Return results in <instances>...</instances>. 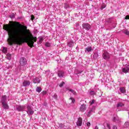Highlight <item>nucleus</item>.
<instances>
[{
	"label": "nucleus",
	"mask_w": 129,
	"mask_h": 129,
	"mask_svg": "<svg viewBox=\"0 0 129 129\" xmlns=\"http://www.w3.org/2000/svg\"><path fill=\"white\" fill-rule=\"evenodd\" d=\"M21 26L22 25L17 21H10L9 24L3 25V30L7 31L9 37L7 40L9 45H22L25 42L32 48L34 42H37V37L33 36L30 30H27V27L24 26V29L18 27Z\"/></svg>",
	"instance_id": "obj_1"
},
{
	"label": "nucleus",
	"mask_w": 129,
	"mask_h": 129,
	"mask_svg": "<svg viewBox=\"0 0 129 129\" xmlns=\"http://www.w3.org/2000/svg\"><path fill=\"white\" fill-rule=\"evenodd\" d=\"M1 102L2 107L4 108V109H9V108H10L9 104H8V102H7V96L3 95L2 96Z\"/></svg>",
	"instance_id": "obj_2"
},
{
	"label": "nucleus",
	"mask_w": 129,
	"mask_h": 129,
	"mask_svg": "<svg viewBox=\"0 0 129 129\" xmlns=\"http://www.w3.org/2000/svg\"><path fill=\"white\" fill-rule=\"evenodd\" d=\"M27 113L28 115H33L34 114V110L32 108V106L28 105L27 106Z\"/></svg>",
	"instance_id": "obj_3"
},
{
	"label": "nucleus",
	"mask_w": 129,
	"mask_h": 129,
	"mask_svg": "<svg viewBox=\"0 0 129 129\" xmlns=\"http://www.w3.org/2000/svg\"><path fill=\"white\" fill-rule=\"evenodd\" d=\"M103 58L105 60H108L110 58V55H109V53L107 52L106 50H104V53H103Z\"/></svg>",
	"instance_id": "obj_4"
},
{
	"label": "nucleus",
	"mask_w": 129,
	"mask_h": 129,
	"mask_svg": "<svg viewBox=\"0 0 129 129\" xmlns=\"http://www.w3.org/2000/svg\"><path fill=\"white\" fill-rule=\"evenodd\" d=\"M82 27L87 31H89L91 29V25L88 23H83L82 24Z\"/></svg>",
	"instance_id": "obj_5"
},
{
	"label": "nucleus",
	"mask_w": 129,
	"mask_h": 129,
	"mask_svg": "<svg viewBox=\"0 0 129 129\" xmlns=\"http://www.w3.org/2000/svg\"><path fill=\"white\" fill-rule=\"evenodd\" d=\"M26 108V106L25 105H17L16 109L18 111H23Z\"/></svg>",
	"instance_id": "obj_6"
},
{
	"label": "nucleus",
	"mask_w": 129,
	"mask_h": 129,
	"mask_svg": "<svg viewBox=\"0 0 129 129\" xmlns=\"http://www.w3.org/2000/svg\"><path fill=\"white\" fill-rule=\"evenodd\" d=\"M21 66H25L27 64V59L24 57H22L20 60Z\"/></svg>",
	"instance_id": "obj_7"
},
{
	"label": "nucleus",
	"mask_w": 129,
	"mask_h": 129,
	"mask_svg": "<svg viewBox=\"0 0 129 129\" xmlns=\"http://www.w3.org/2000/svg\"><path fill=\"white\" fill-rule=\"evenodd\" d=\"M80 110L81 111V112H84V111H85V110H86V105L84 104H82L80 106Z\"/></svg>",
	"instance_id": "obj_8"
},
{
	"label": "nucleus",
	"mask_w": 129,
	"mask_h": 129,
	"mask_svg": "<svg viewBox=\"0 0 129 129\" xmlns=\"http://www.w3.org/2000/svg\"><path fill=\"white\" fill-rule=\"evenodd\" d=\"M77 125L78 126H81L82 125V118L79 117L77 122Z\"/></svg>",
	"instance_id": "obj_9"
},
{
	"label": "nucleus",
	"mask_w": 129,
	"mask_h": 129,
	"mask_svg": "<svg viewBox=\"0 0 129 129\" xmlns=\"http://www.w3.org/2000/svg\"><path fill=\"white\" fill-rule=\"evenodd\" d=\"M64 73L63 71H58L57 75L58 77H64Z\"/></svg>",
	"instance_id": "obj_10"
},
{
	"label": "nucleus",
	"mask_w": 129,
	"mask_h": 129,
	"mask_svg": "<svg viewBox=\"0 0 129 129\" xmlns=\"http://www.w3.org/2000/svg\"><path fill=\"white\" fill-rule=\"evenodd\" d=\"M31 84V82L29 81L24 80L23 83V86H29Z\"/></svg>",
	"instance_id": "obj_11"
},
{
	"label": "nucleus",
	"mask_w": 129,
	"mask_h": 129,
	"mask_svg": "<svg viewBox=\"0 0 129 129\" xmlns=\"http://www.w3.org/2000/svg\"><path fill=\"white\" fill-rule=\"evenodd\" d=\"M33 83L36 84V83H40L41 80L38 78H36L33 79L32 80Z\"/></svg>",
	"instance_id": "obj_12"
},
{
	"label": "nucleus",
	"mask_w": 129,
	"mask_h": 129,
	"mask_svg": "<svg viewBox=\"0 0 129 129\" xmlns=\"http://www.w3.org/2000/svg\"><path fill=\"white\" fill-rule=\"evenodd\" d=\"M122 71V72H123V73H127L128 72H129V66L123 68Z\"/></svg>",
	"instance_id": "obj_13"
},
{
	"label": "nucleus",
	"mask_w": 129,
	"mask_h": 129,
	"mask_svg": "<svg viewBox=\"0 0 129 129\" xmlns=\"http://www.w3.org/2000/svg\"><path fill=\"white\" fill-rule=\"evenodd\" d=\"M92 50H93L92 49V47L91 46H89L86 48L85 52H91V51H92Z\"/></svg>",
	"instance_id": "obj_14"
},
{
	"label": "nucleus",
	"mask_w": 129,
	"mask_h": 129,
	"mask_svg": "<svg viewBox=\"0 0 129 129\" xmlns=\"http://www.w3.org/2000/svg\"><path fill=\"white\" fill-rule=\"evenodd\" d=\"M124 104L122 102H119L117 105V107L118 108V107H122V106H124Z\"/></svg>",
	"instance_id": "obj_15"
},
{
	"label": "nucleus",
	"mask_w": 129,
	"mask_h": 129,
	"mask_svg": "<svg viewBox=\"0 0 129 129\" xmlns=\"http://www.w3.org/2000/svg\"><path fill=\"white\" fill-rule=\"evenodd\" d=\"M74 45V42H73V41H70L69 42H68V46H69V47H73V46Z\"/></svg>",
	"instance_id": "obj_16"
},
{
	"label": "nucleus",
	"mask_w": 129,
	"mask_h": 129,
	"mask_svg": "<svg viewBox=\"0 0 129 129\" xmlns=\"http://www.w3.org/2000/svg\"><path fill=\"white\" fill-rule=\"evenodd\" d=\"M120 91L121 93H124V92H125V88L124 87L120 88Z\"/></svg>",
	"instance_id": "obj_17"
},
{
	"label": "nucleus",
	"mask_w": 129,
	"mask_h": 129,
	"mask_svg": "<svg viewBox=\"0 0 129 129\" xmlns=\"http://www.w3.org/2000/svg\"><path fill=\"white\" fill-rule=\"evenodd\" d=\"M36 91L37 92H41V91H42V88H41V87H37L36 88Z\"/></svg>",
	"instance_id": "obj_18"
},
{
	"label": "nucleus",
	"mask_w": 129,
	"mask_h": 129,
	"mask_svg": "<svg viewBox=\"0 0 129 129\" xmlns=\"http://www.w3.org/2000/svg\"><path fill=\"white\" fill-rule=\"evenodd\" d=\"M2 52L3 53H5V54H6V53H7V52H8V48H7V47H4L2 50Z\"/></svg>",
	"instance_id": "obj_19"
},
{
	"label": "nucleus",
	"mask_w": 129,
	"mask_h": 129,
	"mask_svg": "<svg viewBox=\"0 0 129 129\" xmlns=\"http://www.w3.org/2000/svg\"><path fill=\"white\" fill-rule=\"evenodd\" d=\"M7 58L8 59V60H11V59H12V55L10 53H8L7 55Z\"/></svg>",
	"instance_id": "obj_20"
},
{
	"label": "nucleus",
	"mask_w": 129,
	"mask_h": 129,
	"mask_svg": "<svg viewBox=\"0 0 129 129\" xmlns=\"http://www.w3.org/2000/svg\"><path fill=\"white\" fill-rule=\"evenodd\" d=\"M69 91H71V92L73 93L74 95H76V92H75V91L71 89L69 90Z\"/></svg>",
	"instance_id": "obj_21"
},
{
	"label": "nucleus",
	"mask_w": 129,
	"mask_h": 129,
	"mask_svg": "<svg viewBox=\"0 0 129 129\" xmlns=\"http://www.w3.org/2000/svg\"><path fill=\"white\" fill-rule=\"evenodd\" d=\"M69 7H70L69 5L67 4H64V9H69Z\"/></svg>",
	"instance_id": "obj_22"
},
{
	"label": "nucleus",
	"mask_w": 129,
	"mask_h": 129,
	"mask_svg": "<svg viewBox=\"0 0 129 129\" xmlns=\"http://www.w3.org/2000/svg\"><path fill=\"white\" fill-rule=\"evenodd\" d=\"M123 33L125 34V35H129V31L126 30H124Z\"/></svg>",
	"instance_id": "obj_23"
},
{
	"label": "nucleus",
	"mask_w": 129,
	"mask_h": 129,
	"mask_svg": "<svg viewBox=\"0 0 129 129\" xmlns=\"http://www.w3.org/2000/svg\"><path fill=\"white\" fill-rule=\"evenodd\" d=\"M106 7V5H105V4H103L101 7L100 9L101 10H103V9H104Z\"/></svg>",
	"instance_id": "obj_24"
},
{
	"label": "nucleus",
	"mask_w": 129,
	"mask_h": 129,
	"mask_svg": "<svg viewBox=\"0 0 129 129\" xmlns=\"http://www.w3.org/2000/svg\"><path fill=\"white\" fill-rule=\"evenodd\" d=\"M45 46L46 47H50L51 46V44H50L49 42H46L45 43Z\"/></svg>",
	"instance_id": "obj_25"
},
{
	"label": "nucleus",
	"mask_w": 129,
	"mask_h": 129,
	"mask_svg": "<svg viewBox=\"0 0 129 129\" xmlns=\"http://www.w3.org/2000/svg\"><path fill=\"white\" fill-rule=\"evenodd\" d=\"M113 120L114 121H117L118 120V117H114Z\"/></svg>",
	"instance_id": "obj_26"
},
{
	"label": "nucleus",
	"mask_w": 129,
	"mask_h": 129,
	"mask_svg": "<svg viewBox=\"0 0 129 129\" xmlns=\"http://www.w3.org/2000/svg\"><path fill=\"white\" fill-rule=\"evenodd\" d=\"M70 99H71V100H72V103H74V102H75V99L74 98L71 97L70 98Z\"/></svg>",
	"instance_id": "obj_27"
},
{
	"label": "nucleus",
	"mask_w": 129,
	"mask_h": 129,
	"mask_svg": "<svg viewBox=\"0 0 129 129\" xmlns=\"http://www.w3.org/2000/svg\"><path fill=\"white\" fill-rule=\"evenodd\" d=\"M64 84H65V83L64 82H62L59 84V87H62Z\"/></svg>",
	"instance_id": "obj_28"
},
{
	"label": "nucleus",
	"mask_w": 129,
	"mask_h": 129,
	"mask_svg": "<svg viewBox=\"0 0 129 129\" xmlns=\"http://www.w3.org/2000/svg\"><path fill=\"white\" fill-rule=\"evenodd\" d=\"M35 19V16H34V15H31V21H34V19Z\"/></svg>",
	"instance_id": "obj_29"
},
{
	"label": "nucleus",
	"mask_w": 129,
	"mask_h": 129,
	"mask_svg": "<svg viewBox=\"0 0 129 129\" xmlns=\"http://www.w3.org/2000/svg\"><path fill=\"white\" fill-rule=\"evenodd\" d=\"M90 94L91 95H94V91H91L90 92Z\"/></svg>",
	"instance_id": "obj_30"
},
{
	"label": "nucleus",
	"mask_w": 129,
	"mask_h": 129,
	"mask_svg": "<svg viewBox=\"0 0 129 129\" xmlns=\"http://www.w3.org/2000/svg\"><path fill=\"white\" fill-rule=\"evenodd\" d=\"M94 102H95V100H92V101L91 102V105H92V104H93V103H94Z\"/></svg>",
	"instance_id": "obj_31"
},
{
	"label": "nucleus",
	"mask_w": 129,
	"mask_h": 129,
	"mask_svg": "<svg viewBox=\"0 0 129 129\" xmlns=\"http://www.w3.org/2000/svg\"><path fill=\"white\" fill-rule=\"evenodd\" d=\"M53 97L55 98V99H57V97H58L57 94H54L53 95Z\"/></svg>",
	"instance_id": "obj_32"
},
{
	"label": "nucleus",
	"mask_w": 129,
	"mask_h": 129,
	"mask_svg": "<svg viewBox=\"0 0 129 129\" xmlns=\"http://www.w3.org/2000/svg\"><path fill=\"white\" fill-rule=\"evenodd\" d=\"M125 20H129V16L126 15L125 17Z\"/></svg>",
	"instance_id": "obj_33"
},
{
	"label": "nucleus",
	"mask_w": 129,
	"mask_h": 129,
	"mask_svg": "<svg viewBox=\"0 0 129 129\" xmlns=\"http://www.w3.org/2000/svg\"><path fill=\"white\" fill-rule=\"evenodd\" d=\"M107 126L108 128L110 129V125L109 124V123H107Z\"/></svg>",
	"instance_id": "obj_34"
},
{
	"label": "nucleus",
	"mask_w": 129,
	"mask_h": 129,
	"mask_svg": "<svg viewBox=\"0 0 129 129\" xmlns=\"http://www.w3.org/2000/svg\"><path fill=\"white\" fill-rule=\"evenodd\" d=\"M87 126H90V125H91L90 122H87Z\"/></svg>",
	"instance_id": "obj_35"
},
{
	"label": "nucleus",
	"mask_w": 129,
	"mask_h": 129,
	"mask_svg": "<svg viewBox=\"0 0 129 129\" xmlns=\"http://www.w3.org/2000/svg\"><path fill=\"white\" fill-rule=\"evenodd\" d=\"M59 126L60 127H63V126H64V125H63L62 124H59Z\"/></svg>",
	"instance_id": "obj_36"
},
{
	"label": "nucleus",
	"mask_w": 129,
	"mask_h": 129,
	"mask_svg": "<svg viewBox=\"0 0 129 129\" xmlns=\"http://www.w3.org/2000/svg\"><path fill=\"white\" fill-rule=\"evenodd\" d=\"M113 129H117V127H116V126H115V125H114L113 126Z\"/></svg>",
	"instance_id": "obj_37"
},
{
	"label": "nucleus",
	"mask_w": 129,
	"mask_h": 129,
	"mask_svg": "<svg viewBox=\"0 0 129 129\" xmlns=\"http://www.w3.org/2000/svg\"><path fill=\"white\" fill-rule=\"evenodd\" d=\"M43 94H47V91H44L43 92Z\"/></svg>",
	"instance_id": "obj_38"
},
{
	"label": "nucleus",
	"mask_w": 129,
	"mask_h": 129,
	"mask_svg": "<svg viewBox=\"0 0 129 129\" xmlns=\"http://www.w3.org/2000/svg\"><path fill=\"white\" fill-rule=\"evenodd\" d=\"M39 41H40V42H43V38H40V39H39Z\"/></svg>",
	"instance_id": "obj_39"
},
{
	"label": "nucleus",
	"mask_w": 129,
	"mask_h": 129,
	"mask_svg": "<svg viewBox=\"0 0 129 129\" xmlns=\"http://www.w3.org/2000/svg\"><path fill=\"white\" fill-rule=\"evenodd\" d=\"M95 129H98V126H96L95 127Z\"/></svg>",
	"instance_id": "obj_40"
}]
</instances>
